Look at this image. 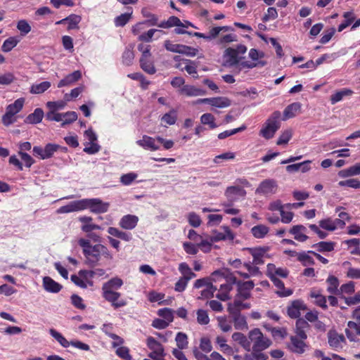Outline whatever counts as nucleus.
<instances>
[{
	"instance_id": "6ab92c4d",
	"label": "nucleus",
	"mask_w": 360,
	"mask_h": 360,
	"mask_svg": "<svg viewBox=\"0 0 360 360\" xmlns=\"http://www.w3.org/2000/svg\"><path fill=\"white\" fill-rule=\"evenodd\" d=\"M79 221L82 224L81 229L84 233H89L94 230L101 229V226L92 223L93 218L91 217H80L79 218Z\"/></svg>"
},
{
	"instance_id": "4468645a",
	"label": "nucleus",
	"mask_w": 360,
	"mask_h": 360,
	"mask_svg": "<svg viewBox=\"0 0 360 360\" xmlns=\"http://www.w3.org/2000/svg\"><path fill=\"white\" fill-rule=\"evenodd\" d=\"M156 137L153 138L148 135H143L141 139L136 141V144L145 150L156 151L160 149V146L156 143Z\"/></svg>"
},
{
	"instance_id": "79ce46f5",
	"label": "nucleus",
	"mask_w": 360,
	"mask_h": 360,
	"mask_svg": "<svg viewBox=\"0 0 360 360\" xmlns=\"http://www.w3.org/2000/svg\"><path fill=\"white\" fill-rule=\"evenodd\" d=\"M24 102L25 99L23 98L15 100L14 103L9 104L6 107V112H9V114L15 115L22 110Z\"/></svg>"
},
{
	"instance_id": "0eeeda50",
	"label": "nucleus",
	"mask_w": 360,
	"mask_h": 360,
	"mask_svg": "<svg viewBox=\"0 0 360 360\" xmlns=\"http://www.w3.org/2000/svg\"><path fill=\"white\" fill-rule=\"evenodd\" d=\"M59 150V145L49 143L42 148L39 146L33 147V155L41 160L49 159L53 157V154Z\"/></svg>"
},
{
	"instance_id": "39448f33",
	"label": "nucleus",
	"mask_w": 360,
	"mask_h": 360,
	"mask_svg": "<svg viewBox=\"0 0 360 360\" xmlns=\"http://www.w3.org/2000/svg\"><path fill=\"white\" fill-rule=\"evenodd\" d=\"M82 210L89 209L94 214H103L108 211L110 202H103L100 198H84L82 199Z\"/></svg>"
},
{
	"instance_id": "774afa93",
	"label": "nucleus",
	"mask_w": 360,
	"mask_h": 360,
	"mask_svg": "<svg viewBox=\"0 0 360 360\" xmlns=\"http://www.w3.org/2000/svg\"><path fill=\"white\" fill-rule=\"evenodd\" d=\"M116 354L123 360H131L132 357L129 354V349L127 347H120L116 349Z\"/></svg>"
},
{
	"instance_id": "4be33fe9",
	"label": "nucleus",
	"mask_w": 360,
	"mask_h": 360,
	"mask_svg": "<svg viewBox=\"0 0 360 360\" xmlns=\"http://www.w3.org/2000/svg\"><path fill=\"white\" fill-rule=\"evenodd\" d=\"M289 271L287 269L277 268L274 264H268L266 269V276L268 277H281L287 278Z\"/></svg>"
},
{
	"instance_id": "9b49d317",
	"label": "nucleus",
	"mask_w": 360,
	"mask_h": 360,
	"mask_svg": "<svg viewBox=\"0 0 360 360\" xmlns=\"http://www.w3.org/2000/svg\"><path fill=\"white\" fill-rule=\"evenodd\" d=\"M246 250L253 257V264L261 265L264 263V257L269 251L268 247L248 248Z\"/></svg>"
},
{
	"instance_id": "c756f323",
	"label": "nucleus",
	"mask_w": 360,
	"mask_h": 360,
	"mask_svg": "<svg viewBox=\"0 0 360 360\" xmlns=\"http://www.w3.org/2000/svg\"><path fill=\"white\" fill-rule=\"evenodd\" d=\"M172 27H186L187 26L184 25L179 18L174 15L170 16L167 20L160 22L158 25V27L163 29H168Z\"/></svg>"
},
{
	"instance_id": "c03bdc74",
	"label": "nucleus",
	"mask_w": 360,
	"mask_h": 360,
	"mask_svg": "<svg viewBox=\"0 0 360 360\" xmlns=\"http://www.w3.org/2000/svg\"><path fill=\"white\" fill-rule=\"evenodd\" d=\"M335 243L331 241H321L312 245L317 251L321 252H331L334 250Z\"/></svg>"
},
{
	"instance_id": "393cba45",
	"label": "nucleus",
	"mask_w": 360,
	"mask_h": 360,
	"mask_svg": "<svg viewBox=\"0 0 360 360\" xmlns=\"http://www.w3.org/2000/svg\"><path fill=\"white\" fill-rule=\"evenodd\" d=\"M44 288L49 292L57 293L60 292L63 286L52 279L51 277L46 276L43 278Z\"/></svg>"
},
{
	"instance_id": "2eb2a0df",
	"label": "nucleus",
	"mask_w": 360,
	"mask_h": 360,
	"mask_svg": "<svg viewBox=\"0 0 360 360\" xmlns=\"http://www.w3.org/2000/svg\"><path fill=\"white\" fill-rule=\"evenodd\" d=\"M328 344L335 350L338 351L342 349L343 343L345 342V338L343 335H339L335 331H329Z\"/></svg>"
},
{
	"instance_id": "e2e57ef3",
	"label": "nucleus",
	"mask_w": 360,
	"mask_h": 360,
	"mask_svg": "<svg viewBox=\"0 0 360 360\" xmlns=\"http://www.w3.org/2000/svg\"><path fill=\"white\" fill-rule=\"evenodd\" d=\"M292 136V131L291 129H286L283 131L280 136L278 137L276 144L278 146L284 145L288 143Z\"/></svg>"
},
{
	"instance_id": "f257e3e1",
	"label": "nucleus",
	"mask_w": 360,
	"mask_h": 360,
	"mask_svg": "<svg viewBox=\"0 0 360 360\" xmlns=\"http://www.w3.org/2000/svg\"><path fill=\"white\" fill-rule=\"evenodd\" d=\"M78 244L82 248L86 264L91 267L97 266L102 257L108 260L112 259L108 248L101 243L91 245L89 240L80 238Z\"/></svg>"
},
{
	"instance_id": "a211bd4d",
	"label": "nucleus",
	"mask_w": 360,
	"mask_h": 360,
	"mask_svg": "<svg viewBox=\"0 0 360 360\" xmlns=\"http://www.w3.org/2000/svg\"><path fill=\"white\" fill-rule=\"evenodd\" d=\"M229 312L233 315V324L236 330H247L248 326L246 319L240 313L235 312L231 306L229 307Z\"/></svg>"
},
{
	"instance_id": "72a5a7b5",
	"label": "nucleus",
	"mask_w": 360,
	"mask_h": 360,
	"mask_svg": "<svg viewBox=\"0 0 360 360\" xmlns=\"http://www.w3.org/2000/svg\"><path fill=\"white\" fill-rule=\"evenodd\" d=\"M107 231L110 236L118 238L126 242L130 241L132 238L130 233L122 231L115 227H109Z\"/></svg>"
},
{
	"instance_id": "69168bd1",
	"label": "nucleus",
	"mask_w": 360,
	"mask_h": 360,
	"mask_svg": "<svg viewBox=\"0 0 360 360\" xmlns=\"http://www.w3.org/2000/svg\"><path fill=\"white\" fill-rule=\"evenodd\" d=\"M70 299L72 304L75 308L81 310H84L86 308V305L84 303V300L80 296L76 294H73L71 295Z\"/></svg>"
},
{
	"instance_id": "a18cd8bd",
	"label": "nucleus",
	"mask_w": 360,
	"mask_h": 360,
	"mask_svg": "<svg viewBox=\"0 0 360 360\" xmlns=\"http://www.w3.org/2000/svg\"><path fill=\"white\" fill-rule=\"evenodd\" d=\"M150 58H141L140 65L143 70L148 74L153 75L156 72V69L153 63L149 60Z\"/></svg>"
},
{
	"instance_id": "6e6552de",
	"label": "nucleus",
	"mask_w": 360,
	"mask_h": 360,
	"mask_svg": "<svg viewBox=\"0 0 360 360\" xmlns=\"http://www.w3.org/2000/svg\"><path fill=\"white\" fill-rule=\"evenodd\" d=\"M237 285V295L236 297H241L242 300H248L251 296V290L255 287V283L252 281H236Z\"/></svg>"
},
{
	"instance_id": "603ef678",
	"label": "nucleus",
	"mask_w": 360,
	"mask_h": 360,
	"mask_svg": "<svg viewBox=\"0 0 360 360\" xmlns=\"http://www.w3.org/2000/svg\"><path fill=\"white\" fill-rule=\"evenodd\" d=\"M51 86L49 82H42L39 84H32L30 88V93L34 94H42L46 91Z\"/></svg>"
},
{
	"instance_id": "7ed1b4c3",
	"label": "nucleus",
	"mask_w": 360,
	"mask_h": 360,
	"mask_svg": "<svg viewBox=\"0 0 360 360\" xmlns=\"http://www.w3.org/2000/svg\"><path fill=\"white\" fill-rule=\"evenodd\" d=\"M281 117L280 111L276 110L272 112L262 125L259 133V136L266 140L272 139L281 127Z\"/></svg>"
},
{
	"instance_id": "338daca9",
	"label": "nucleus",
	"mask_w": 360,
	"mask_h": 360,
	"mask_svg": "<svg viewBox=\"0 0 360 360\" xmlns=\"http://www.w3.org/2000/svg\"><path fill=\"white\" fill-rule=\"evenodd\" d=\"M17 29L20 32L21 35L25 36L31 31V26L25 20H20L17 23Z\"/></svg>"
},
{
	"instance_id": "f8f14e48",
	"label": "nucleus",
	"mask_w": 360,
	"mask_h": 360,
	"mask_svg": "<svg viewBox=\"0 0 360 360\" xmlns=\"http://www.w3.org/2000/svg\"><path fill=\"white\" fill-rule=\"evenodd\" d=\"M198 103H207L213 107L224 108L231 105V101L226 97H213L201 98L198 101Z\"/></svg>"
},
{
	"instance_id": "2f4dec72",
	"label": "nucleus",
	"mask_w": 360,
	"mask_h": 360,
	"mask_svg": "<svg viewBox=\"0 0 360 360\" xmlns=\"http://www.w3.org/2000/svg\"><path fill=\"white\" fill-rule=\"evenodd\" d=\"M301 104L298 102L288 105L283 111V120L294 117L300 111Z\"/></svg>"
},
{
	"instance_id": "37998d69",
	"label": "nucleus",
	"mask_w": 360,
	"mask_h": 360,
	"mask_svg": "<svg viewBox=\"0 0 360 360\" xmlns=\"http://www.w3.org/2000/svg\"><path fill=\"white\" fill-rule=\"evenodd\" d=\"M269 231V227L263 224L255 226L251 229V233L256 238H264Z\"/></svg>"
},
{
	"instance_id": "f03ea898",
	"label": "nucleus",
	"mask_w": 360,
	"mask_h": 360,
	"mask_svg": "<svg viewBox=\"0 0 360 360\" xmlns=\"http://www.w3.org/2000/svg\"><path fill=\"white\" fill-rule=\"evenodd\" d=\"M123 285V281L114 277L104 283L102 286V296L111 306L117 309L123 307L127 304V302L124 299H120L121 293L117 292Z\"/></svg>"
},
{
	"instance_id": "ddd939ff",
	"label": "nucleus",
	"mask_w": 360,
	"mask_h": 360,
	"mask_svg": "<svg viewBox=\"0 0 360 360\" xmlns=\"http://www.w3.org/2000/svg\"><path fill=\"white\" fill-rule=\"evenodd\" d=\"M304 340H302L298 336H291L290 342L288 344V347L290 352L297 354H302L305 352L306 348L307 347V345Z\"/></svg>"
},
{
	"instance_id": "4d7b16f0",
	"label": "nucleus",
	"mask_w": 360,
	"mask_h": 360,
	"mask_svg": "<svg viewBox=\"0 0 360 360\" xmlns=\"http://www.w3.org/2000/svg\"><path fill=\"white\" fill-rule=\"evenodd\" d=\"M177 120V113L175 110H172L169 112L165 113L161 118V121L169 125H173Z\"/></svg>"
},
{
	"instance_id": "4c0bfd02",
	"label": "nucleus",
	"mask_w": 360,
	"mask_h": 360,
	"mask_svg": "<svg viewBox=\"0 0 360 360\" xmlns=\"http://www.w3.org/2000/svg\"><path fill=\"white\" fill-rule=\"evenodd\" d=\"M310 297L314 299V304L323 309H327L326 298L318 290H312L309 295Z\"/></svg>"
},
{
	"instance_id": "a878e982",
	"label": "nucleus",
	"mask_w": 360,
	"mask_h": 360,
	"mask_svg": "<svg viewBox=\"0 0 360 360\" xmlns=\"http://www.w3.org/2000/svg\"><path fill=\"white\" fill-rule=\"evenodd\" d=\"M307 231V228L303 225H295L289 231L294 235V238L300 242H304L308 239V236L304 233Z\"/></svg>"
},
{
	"instance_id": "8fccbe9b",
	"label": "nucleus",
	"mask_w": 360,
	"mask_h": 360,
	"mask_svg": "<svg viewBox=\"0 0 360 360\" xmlns=\"http://www.w3.org/2000/svg\"><path fill=\"white\" fill-rule=\"evenodd\" d=\"M78 273L82 278L84 283L86 285V287H88V285L92 286L94 285L92 278L96 275V271H94L93 270H80Z\"/></svg>"
},
{
	"instance_id": "bf43d9fd",
	"label": "nucleus",
	"mask_w": 360,
	"mask_h": 360,
	"mask_svg": "<svg viewBox=\"0 0 360 360\" xmlns=\"http://www.w3.org/2000/svg\"><path fill=\"white\" fill-rule=\"evenodd\" d=\"M158 315L168 321L169 323L174 320V311L169 308L160 309L158 311Z\"/></svg>"
},
{
	"instance_id": "f3484780",
	"label": "nucleus",
	"mask_w": 360,
	"mask_h": 360,
	"mask_svg": "<svg viewBox=\"0 0 360 360\" xmlns=\"http://www.w3.org/2000/svg\"><path fill=\"white\" fill-rule=\"evenodd\" d=\"M347 328L345 329V334L350 342H357L356 335L360 336V323L349 321L347 323Z\"/></svg>"
},
{
	"instance_id": "b1692460",
	"label": "nucleus",
	"mask_w": 360,
	"mask_h": 360,
	"mask_svg": "<svg viewBox=\"0 0 360 360\" xmlns=\"http://www.w3.org/2000/svg\"><path fill=\"white\" fill-rule=\"evenodd\" d=\"M305 309L303 302L300 300H295L288 307V315L292 319L298 318L300 316V311Z\"/></svg>"
},
{
	"instance_id": "1a4fd4ad",
	"label": "nucleus",
	"mask_w": 360,
	"mask_h": 360,
	"mask_svg": "<svg viewBox=\"0 0 360 360\" xmlns=\"http://www.w3.org/2000/svg\"><path fill=\"white\" fill-rule=\"evenodd\" d=\"M277 188L278 185L276 181L274 179H268L262 181L259 184L255 193L263 195L274 194L276 192Z\"/></svg>"
},
{
	"instance_id": "423d86ee",
	"label": "nucleus",
	"mask_w": 360,
	"mask_h": 360,
	"mask_svg": "<svg viewBox=\"0 0 360 360\" xmlns=\"http://www.w3.org/2000/svg\"><path fill=\"white\" fill-rule=\"evenodd\" d=\"M146 345L151 351L148 356L153 360H165L166 354L163 345L153 337L149 336L146 339Z\"/></svg>"
},
{
	"instance_id": "0e129e2a",
	"label": "nucleus",
	"mask_w": 360,
	"mask_h": 360,
	"mask_svg": "<svg viewBox=\"0 0 360 360\" xmlns=\"http://www.w3.org/2000/svg\"><path fill=\"white\" fill-rule=\"evenodd\" d=\"M134 58V54L133 50L127 48L122 54V63L129 66L132 64Z\"/></svg>"
},
{
	"instance_id": "f704fd0d",
	"label": "nucleus",
	"mask_w": 360,
	"mask_h": 360,
	"mask_svg": "<svg viewBox=\"0 0 360 360\" xmlns=\"http://www.w3.org/2000/svg\"><path fill=\"white\" fill-rule=\"evenodd\" d=\"M354 94V91L349 89L344 88L341 90L336 91L335 94L330 96L331 104H335L338 102L342 101L345 96H350Z\"/></svg>"
},
{
	"instance_id": "aec40b11",
	"label": "nucleus",
	"mask_w": 360,
	"mask_h": 360,
	"mask_svg": "<svg viewBox=\"0 0 360 360\" xmlns=\"http://www.w3.org/2000/svg\"><path fill=\"white\" fill-rule=\"evenodd\" d=\"M223 56L225 59L226 63L230 66H235L238 65L241 59V57L236 53L234 48L231 47L226 49Z\"/></svg>"
},
{
	"instance_id": "3c124183",
	"label": "nucleus",
	"mask_w": 360,
	"mask_h": 360,
	"mask_svg": "<svg viewBox=\"0 0 360 360\" xmlns=\"http://www.w3.org/2000/svg\"><path fill=\"white\" fill-rule=\"evenodd\" d=\"M18 42L19 39H18L15 37H11L6 39L1 46L2 51L6 53L11 51L14 47L17 46Z\"/></svg>"
},
{
	"instance_id": "c85d7f7f",
	"label": "nucleus",
	"mask_w": 360,
	"mask_h": 360,
	"mask_svg": "<svg viewBox=\"0 0 360 360\" xmlns=\"http://www.w3.org/2000/svg\"><path fill=\"white\" fill-rule=\"evenodd\" d=\"M273 282L274 285L278 288L276 292L279 297H288L292 294V290L290 289H285L284 283L277 277H269Z\"/></svg>"
},
{
	"instance_id": "13d9d810",
	"label": "nucleus",
	"mask_w": 360,
	"mask_h": 360,
	"mask_svg": "<svg viewBox=\"0 0 360 360\" xmlns=\"http://www.w3.org/2000/svg\"><path fill=\"white\" fill-rule=\"evenodd\" d=\"M132 12L122 13L117 16L114 20V23L116 27H124L131 18Z\"/></svg>"
},
{
	"instance_id": "49530a36",
	"label": "nucleus",
	"mask_w": 360,
	"mask_h": 360,
	"mask_svg": "<svg viewBox=\"0 0 360 360\" xmlns=\"http://www.w3.org/2000/svg\"><path fill=\"white\" fill-rule=\"evenodd\" d=\"M200 122L204 125H208L209 128L214 129L218 127L215 122V117L211 113H204L200 117Z\"/></svg>"
},
{
	"instance_id": "473e14b6",
	"label": "nucleus",
	"mask_w": 360,
	"mask_h": 360,
	"mask_svg": "<svg viewBox=\"0 0 360 360\" xmlns=\"http://www.w3.org/2000/svg\"><path fill=\"white\" fill-rule=\"evenodd\" d=\"M232 288V285L226 281L224 283H221L218 289L219 292L217 294L216 297L221 301H226L229 300V292Z\"/></svg>"
},
{
	"instance_id": "052dcab7",
	"label": "nucleus",
	"mask_w": 360,
	"mask_h": 360,
	"mask_svg": "<svg viewBox=\"0 0 360 360\" xmlns=\"http://www.w3.org/2000/svg\"><path fill=\"white\" fill-rule=\"evenodd\" d=\"M216 342L219 345L220 349L225 354H233V349L231 347L226 344V340L222 336H217L216 338Z\"/></svg>"
},
{
	"instance_id": "ea45409f",
	"label": "nucleus",
	"mask_w": 360,
	"mask_h": 360,
	"mask_svg": "<svg viewBox=\"0 0 360 360\" xmlns=\"http://www.w3.org/2000/svg\"><path fill=\"white\" fill-rule=\"evenodd\" d=\"M142 15L147 18L143 22L149 26H158V18L156 15L149 12L146 8L141 9Z\"/></svg>"
},
{
	"instance_id": "412c9836",
	"label": "nucleus",
	"mask_w": 360,
	"mask_h": 360,
	"mask_svg": "<svg viewBox=\"0 0 360 360\" xmlns=\"http://www.w3.org/2000/svg\"><path fill=\"white\" fill-rule=\"evenodd\" d=\"M310 325L309 323L303 319H298L296 321V325H295V333L296 336H298L302 340H306L307 338V332L309 330Z\"/></svg>"
},
{
	"instance_id": "e433bc0d",
	"label": "nucleus",
	"mask_w": 360,
	"mask_h": 360,
	"mask_svg": "<svg viewBox=\"0 0 360 360\" xmlns=\"http://www.w3.org/2000/svg\"><path fill=\"white\" fill-rule=\"evenodd\" d=\"M181 94L187 96H198L205 94V91L191 85H185L180 89Z\"/></svg>"
},
{
	"instance_id": "a19ab883",
	"label": "nucleus",
	"mask_w": 360,
	"mask_h": 360,
	"mask_svg": "<svg viewBox=\"0 0 360 360\" xmlns=\"http://www.w3.org/2000/svg\"><path fill=\"white\" fill-rule=\"evenodd\" d=\"M339 176L342 178L360 174V163L352 165L347 169L339 172Z\"/></svg>"
},
{
	"instance_id": "c9c22d12",
	"label": "nucleus",
	"mask_w": 360,
	"mask_h": 360,
	"mask_svg": "<svg viewBox=\"0 0 360 360\" xmlns=\"http://www.w3.org/2000/svg\"><path fill=\"white\" fill-rule=\"evenodd\" d=\"M328 283L327 291L331 295H340L338 290L339 281L335 276L330 275L326 280Z\"/></svg>"
},
{
	"instance_id": "864d4df0",
	"label": "nucleus",
	"mask_w": 360,
	"mask_h": 360,
	"mask_svg": "<svg viewBox=\"0 0 360 360\" xmlns=\"http://www.w3.org/2000/svg\"><path fill=\"white\" fill-rule=\"evenodd\" d=\"M82 20V17L76 14H70L68 15V30H78L79 24Z\"/></svg>"
},
{
	"instance_id": "20e7f679",
	"label": "nucleus",
	"mask_w": 360,
	"mask_h": 360,
	"mask_svg": "<svg viewBox=\"0 0 360 360\" xmlns=\"http://www.w3.org/2000/svg\"><path fill=\"white\" fill-rule=\"evenodd\" d=\"M248 338L250 343H253L252 347L254 352H262L271 345V340L264 336L259 328H254L250 330L248 334Z\"/></svg>"
},
{
	"instance_id": "dca6fc26",
	"label": "nucleus",
	"mask_w": 360,
	"mask_h": 360,
	"mask_svg": "<svg viewBox=\"0 0 360 360\" xmlns=\"http://www.w3.org/2000/svg\"><path fill=\"white\" fill-rule=\"evenodd\" d=\"M139 222V217L133 214L124 215L119 221V226L126 230L134 229Z\"/></svg>"
},
{
	"instance_id": "5fc2aeb1",
	"label": "nucleus",
	"mask_w": 360,
	"mask_h": 360,
	"mask_svg": "<svg viewBox=\"0 0 360 360\" xmlns=\"http://www.w3.org/2000/svg\"><path fill=\"white\" fill-rule=\"evenodd\" d=\"M50 335L54 338L61 346L63 347H68L70 345V342L68 341L66 338L59 332L53 328L49 330Z\"/></svg>"
},
{
	"instance_id": "58836bf2",
	"label": "nucleus",
	"mask_w": 360,
	"mask_h": 360,
	"mask_svg": "<svg viewBox=\"0 0 360 360\" xmlns=\"http://www.w3.org/2000/svg\"><path fill=\"white\" fill-rule=\"evenodd\" d=\"M232 338L235 342H238L245 350H250V341L243 333L239 332L234 333L232 335Z\"/></svg>"
},
{
	"instance_id": "7c9ffc66",
	"label": "nucleus",
	"mask_w": 360,
	"mask_h": 360,
	"mask_svg": "<svg viewBox=\"0 0 360 360\" xmlns=\"http://www.w3.org/2000/svg\"><path fill=\"white\" fill-rule=\"evenodd\" d=\"M44 111L41 108H37L34 112L28 115L25 119L26 124H35L40 123L44 117Z\"/></svg>"
},
{
	"instance_id": "bb28decb",
	"label": "nucleus",
	"mask_w": 360,
	"mask_h": 360,
	"mask_svg": "<svg viewBox=\"0 0 360 360\" xmlns=\"http://www.w3.org/2000/svg\"><path fill=\"white\" fill-rule=\"evenodd\" d=\"M81 77V72L79 70H75L71 74L68 75L63 79H61L58 84V87L61 88L63 86L71 85L72 84L77 82Z\"/></svg>"
},
{
	"instance_id": "680f3d73",
	"label": "nucleus",
	"mask_w": 360,
	"mask_h": 360,
	"mask_svg": "<svg viewBox=\"0 0 360 360\" xmlns=\"http://www.w3.org/2000/svg\"><path fill=\"white\" fill-rule=\"evenodd\" d=\"M175 340L179 349L181 350L187 347L188 337L185 333L179 332L176 335Z\"/></svg>"
},
{
	"instance_id": "9d476101",
	"label": "nucleus",
	"mask_w": 360,
	"mask_h": 360,
	"mask_svg": "<svg viewBox=\"0 0 360 360\" xmlns=\"http://www.w3.org/2000/svg\"><path fill=\"white\" fill-rule=\"evenodd\" d=\"M221 229H223L224 233L219 232L217 230L212 231L213 236L210 237V241L212 243L219 242L221 240H233L235 234L228 226H222Z\"/></svg>"
},
{
	"instance_id": "cd10ccee",
	"label": "nucleus",
	"mask_w": 360,
	"mask_h": 360,
	"mask_svg": "<svg viewBox=\"0 0 360 360\" xmlns=\"http://www.w3.org/2000/svg\"><path fill=\"white\" fill-rule=\"evenodd\" d=\"M311 160H306L300 163L288 165L286 167V171L290 173L296 172L298 171H301L303 173L307 172L311 169Z\"/></svg>"
},
{
	"instance_id": "09e8293b",
	"label": "nucleus",
	"mask_w": 360,
	"mask_h": 360,
	"mask_svg": "<svg viewBox=\"0 0 360 360\" xmlns=\"http://www.w3.org/2000/svg\"><path fill=\"white\" fill-rule=\"evenodd\" d=\"M77 113L75 111H68L62 113V123L60 126L64 127L67 124H72L77 120Z\"/></svg>"
},
{
	"instance_id": "6e6d98bb",
	"label": "nucleus",
	"mask_w": 360,
	"mask_h": 360,
	"mask_svg": "<svg viewBox=\"0 0 360 360\" xmlns=\"http://www.w3.org/2000/svg\"><path fill=\"white\" fill-rule=\"evenodd\" d=\"M238 37L235 34H227L221 36L217 41L218 45L222 46L223 47L226 46L229 44L237 41Z\"/></svg>"
},
{
	"instance_id": "de8ad7c7",
	"label": "nucleus",
	"mask_w": 360,
	"mask_h": 360,
	"mask_svg": "<svg viewBox=\"0 0 360 360\" xmlns=\"http://www.w3.org/2000/svg\"><path fill=\"white\" fill-rule=\"evenodd\" d=\"M343 17L345 18V20L341 24L339 25L338 27V32L343 31L346 27L350 25L355 20V15L354 13L352 11L344 13Z\"/></svg>"
},
{
	"instance_id": "5701e85b",
	"label": "nucleus",
	"mask_w": 360,
	"mask_h": 360,
	"mask_svg": "<svg viewBox=\"0 0 360 360\" xmlns=\"http://www.w3.org/2000/svg\"><path fill=\"white\" fill-rule=\"evenodd\" d=\"M82 210V200H75L70 202L66 205L61 206L57 210L59 214L70 213L73 212H78Z\"/></svg>"
}]
</instances>
